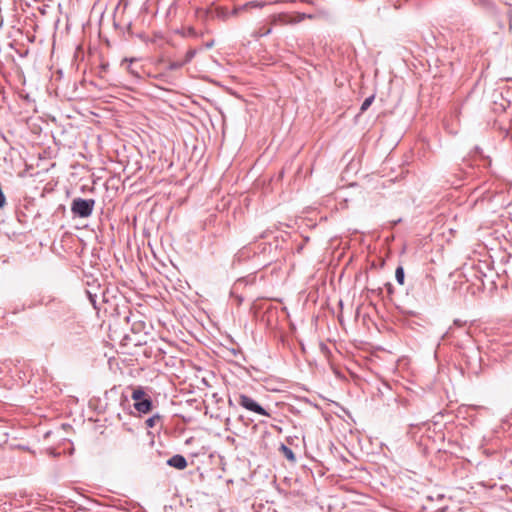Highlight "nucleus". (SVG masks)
Returning <instances> with one entry per match:
<instances>
[{
	"mask_svg": "<svg viewBox=\"0 0 512 512\" xmlns=\"http://www.w3.org/2000/svg\"><path fill=\"white\" fill-rule=\"evenodd\" d=\"M131 398L134 400V408L141 414H147L152 410L153 403L143 387L137 386L133 389Z\"/></svg>",
	"mask_w": 512,
	"mask_h": 512,
	"instance_id": "nucleus-1",
	"label": "nucleus"
},
{
	"mask_svg": "<svg viewBox=\"0 0 512 512\" xmlns=\"http://www.w3.org/2000/svg\"><path fill=\"white\" fill-rule=\"evenodd\" d=\"M95 206L94 199L74 198L71 203V212L79 218H88L92 215Z\"/></svg>",
	"mask_w": 512,
	"mask_h": 512,
	"instance_id": "nucleus-2",
	"label": "nucleus"
},
{
	"mask_svg": "<svg viewBox=\"0 0 512 512\" xmlns=\"http://www.w3.org/2000/svg\"><path fill=\"white\" fill-rule=\"evenodd\" d=\"M196 16L199 20H210V19H225L228 16L227 9L219 6L211 5L209 7H202L196 10Z\"/></svg>",
	"mask_w": 512,
	"mask_h": 512,
	"instance_id": "nucleus-3",
	"label": "nucleus"
},
{
	"mask_svg": "<svg viewBox=\"0 0 512 512\" xmlns=\"http://www.w3.org/2000/svg\"><path fill=\"white\" fill-rule=\"evenodd\" d=\"M238 404L244 409L254 412L256 414L270 417V413L266 411L259 403H257L253 398L240 394L238 397Z\"/></svg>",
	"mask_w": 512,
	"mask_h": 512,
	"instance_id": "nucleus-4",
	"label": "nucleus"
},
{
	"mask_svg": "<svg viewBox=\"0 0 512 512\" xmlns=\"http://www.w3.org/2000/svg\"><path fill=\"white\" fill-rule=\"evenodd\" d=\"M299 23L296 14L280 13L274 15L272 18V24L275 26L295 25Z\"/></svg>",
	"mask_w": 512,
	"mask_h": 512,
	"instance_id": "nucleus-5",
	"label": "nucleus"
},
{
	"mask_svg": "<svg viewBox=\"0 0 512 512\" xmlns=\"http://www.w3.org/2000/svg\"><path fill=\"white\" fill-rule=\"evenodd\" d=\"M167 465L178 470H183L188 466V462L183 455L175 454L167 460Z\"/></svg>",
	"mask_w": 512,
	"mask_h": 512,
	"instance_id": "nucleus-6",
	"label": "nucleus"
},
{
	"mask_svg": "<svg viewBox=\"0 0 512 512\" xmlns=\"http://www.w3.org/2000/svg\"><path fill=\"white\" fill-rule=\"evenodd\" d=\"M328 12L326 10L320 9L315 13H296L297 19H299V23L303 20L309 19V20H315L321 17H327Z\"/></svg>",
	"mask_w": 512,
	"mask_h": 512,
	"instance_id": "nucleus-7",
	"label": "nucleus"
},
{
	"mask_svg": "<svg viewBox=\"0 0 512 512\" xmlns=\"http://www.w3.org/2000/svg\"><path fill=\"white\" fill-rule=\"evenodd\" d=\"M137 61V59L135 58H125L122 60L121 62V65L126 67V69L128 70V72L133 75L134 77L136 78H141V67L140 69H137L136 67L133 66V64Z\"/></svg>",
	"mask_w": 512,
	"mask_h": 512,
	"instance_id": "nucleus-8",
	"label": "nucleus"
},
{
	"mask_svg": "<svg viewBox=\"0 0 512 512\" xmlns=\"http://www.w3.org/2000/svg\"><path fill=\"white\" fill-rule=\"evenodd\" d=\"M467 325V321H462L460 319H455L454 322H453V325L450 326L448 328V330L446 331L444 337H454L455 336V332H456V328H463Z\"/></svg>",
	"mask_w": 512,
	"mask_h": 512,
	"instance_id": "nucleus-9",
	"label": "nucleus"
},
{
	"mask_svg": "<svg viewBox=\"0 0 512 512\" xmlns=\"http://www.w3.org/2000/svg\"><path fill=\"white\" fill-rule=\"evenodd\" d=\"M279 451L283 454V456L289 460L290 462L294 463L296 461V456L292 449H290L285 444H281Z\"/></svg>",
	"mask_w": 512,
	"mask_h": 512,
	"instance_id": "nucleus-10",
	"label": "nucleus"
},
{
	"mask_svg": "<svg viewBox=\"0 0 512 512\" xmlns=\"http://www.w3.org/2000/svg\"><path fill=\"white\" fill-rule=\"evenodd\" d=\"M395 278H396V281L400 284V285H403L404 284V279H405V272H404V268L402 266H398L396 268V271H395Z\"/></svg>",
	"mask_w": 512,
	"mask_h": 512,
	"instance_id": "nucleus-11",
	"label": "nucleus"
},
{
	"mask_svg": "<svg viewBox=\"0 0 512 512\" xmlns=\"http://www.w3.org/2000/svg\"><path fill=\"white\" fill-rule=\"evenodd\" d=\"M198 50L195 49V48H190L187 50L184 58L182 59L184 64H188L189 62L192 61V59L195 57V55L197 54Z\"/></svg>",
	"mask_w": 512,
	"mask_h": 512,
	"instance_id": "nucleus-12",
	"label": "nucleus"
},
{
	"mask_svg": "<svg viewBox=\"0 0 512 512\" xmlns=\"http://www.w3.org/2000/svg\"><path fill=\"white\" fill-rule=\"evenodd\" d=\"M184 65L185 64H184L182 59L181 60L170 61L169 64H168L167 70H169V71L179 70Z\"/></svg>",
	"mask_w": 512,
	"mask_h": 512,
	"instance_id": "nucleus-13",
	"label": "nucleus"
},
{
	"mask_svg": "<svg viewBox=\"0 0 512 512\" xmlns=\"http://www.w3.org/2000/svg\"><path fill=\"white\" fill-rule=\"evenodd\" d=\"M373 101H374V95H372V96H370V97H367V98L363 101V103H362V105H361V107H360V111H361V112L366 111V110L371 106V104L373 103Z\"/></svg>",
	"mask_w": 512,
	"mask_h": 512,
	"instance_id": "nucleus-14",
	"label": "nucleus"
},
{
	"mask_svg": "<svg viewBox=\"0 0 512 512\" xmlns=\"http://www.w3.org/2000/svg\"><path fill=\"white\" fill-rule=\"evenodd\" d=\"M161 417L159 415H154L146 420L147 427H154L157 422H159Z\"/></svg>",
	"mask_w": 512,
	"mask_h": 512,
	"instance_id": "nucleus-15",
	"label": "nucleus"
},
{
	"mask_svg": "<svg viewBox=\"0 0 512 512\" xmlns=\"http://www.w3.org/2000/svg\"><path fill=\"white\" fill-rule=\"evenodd\" d=\"M87 293V296L91 302V304L93 305V307L96 309L97 306H96V298H97V295L95 293H92L90 290H87L86 291Z\"/></svg>",
	"mask_w": 512,
	"mask_h": 512,
	"instance_id": "nucleus-16",
	"label": "nucleus"
},
{
	"mask_svg": "<svg viewBox=\"0 0 512 512\" xmlns=\"http://www.w3.org/2000/svg\"><path fill=\"white\" fill-rule=\"evenodd\" d=\"M185 36H196L197 33L193 27H189L187 31L184 33Z\"/></svg>",
	"mask_w": 512,
	"mask_h": 512,
	"instance_id": "nucleus-17",
	"label": "nucleus"
},
{
	"mask_svg": "<svg viewBox=\"0 0 512 512\" xmlns=\"http://www.w3.org/2000/svg\"><path fill=\"white\" fill-rule=\"evenodd\" d=\"M124 402L128 403L129 400H128L127 396L122 395L121 396V404H123Z\"/></svg>",
	"mask_w": 512,
	"mask_h": 512,
	"instance_id": "nucleus-18",
	"label": "nucleus"
},
{
	"mask_svg": "<svg viewBox=\"0 0 512 512\" xmlns=\"http://www.w3.org/2000/svg\"><path fill=\"white\" fill-rule=\"evenodd\" d=\"M269 33H271V28H268L266 31L261 32V35L264 36V35H268Z\"/></svg>",
	"mask_w": 512,
	"mask_h": 512,
	"instance_id": "nucleus-19",
	"label": "nucleus"
},
{
	"mask_svg": "<svg viewBox=\"0 0 512 512\" xmlns=\"http://www.w3.org/2000/svg\"><path fill=\"white\" fill-rule=\"evenodd\" d=\"M302 2H307L309 4L315 5V2L313 0H301Z\"/></svg>",
	"mask_w": 512,
	"mask_h": 512,
	"instance_id": "nucleus-20",
	"label": "nucleus"
},
{
	"mask_svg": "<svg viewBox=\"0 0 512 512\" xmlns=\"http://www.w3.org/2000/svg\"><path fill=\"white\" fill-rule=\"evenodd\" d=\"M206 46L210 48L212 46V43H207Z\"/></svg>",
	"mask_w": 512,
	"mask_h": 512,
	"instance_id": "nucleus-21",
	"label": "nucleus"
},
{
	"mask_svg": "<svg viewBox=\"0 0 512 512\" xmlns=\"http://www.w3.org/2000/svg\"><path fill=\"white\" fill-rule=\"evenodd\" d=\"M401 220H397V221H394L393 224L396 225L397 223H399Z\"/></svg>",
	"mask_w": 512,
	"mask_h": 512,
	"instance_id": "nucleus-22",
	"label": "nucleus"
}]
</instances>
